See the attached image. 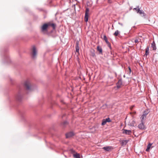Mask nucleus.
I'll return each mask as SVG.
<instances>
[{
	"instance_id": "c756f323",
	"label": "nucleus",
	"mask_w": 158,
	"mask_h": 158,
	"mask_svg": "<svg viewBox=\"0 0 158 158\" xmlns=\"http://www.w3.org/2000/svg\"><path fill=\"white\" fill-rule=\"evenodd\" d=\"M70 151L72 153L75 152V151L73 149H71Z\"/></svg>"
},
{
	"instance_id": "f704fd0d",
	"label": "nucleus",
	"mask_w": 158,
	"mask_h": 158,
	"mask_svg": "<svg viewBox=\"0 0 158 158\" xmlns=\"http://www.w3.org/2000/svg\"><path fill=\"white\" fill-rule=\"evenodd\" d=\"M131 126H134V124H133L132 125H131Z\"/></svg>"
},
{
	"instance_id": "a211bd4d",
	"label": "nucleus",
	"mask_w": 158,
	"mask_h": 158,
	"mask_svg": "<svg viewBox=\"0 0 158 158\" xmlns=\"http://www.w3.org/2000/svg\"><path fill=\"white\" fill-rule=\"evenodd\" d=\"M102 149L107 151H109L110 149L109 146L104 147L102 148Z\"/></svg>"
},
{
	"instance_id": "6ab92c4d",
	"label": "nucleus",
	"mask_w": 158,
	"mask_h": 158,
	"mask_svg": "<svg viewBox=\"0 0 158 158\" xmlns=\"http://www.w3.org/2000/svg\"><path fill=\"white\" fill-rule=\"evenodd\" d=\"M103 39L105 40L106 42V44H109V42L108 41L107 39V38L106 36V35H104L103 36Z\"/></svg>"
},
{
	"instance_id": "473e14b6",
	"label": "nucleus",
	"mask_w": 158,
	"mask_h": 158,
	"mask_svg": "<svg viewBox=\"0 0 158 158\" xmlns=\"http://www.w3.org/2000/svg\"><path fill=\"white\" fill-rule=\"evenodd\" d=\"M118 24H119L120 25H121L122 26H123V24H122V23H118Z\"/></svg>"
},
{
	"instance_id": "c85d7f7f",
	"label": "nucleus",
	"mask_w": 158,
	"mask_h": 158,
	"mask_svg": "<svg viewBox=\"0 0 158 158\" xmlns=\"http://www.w3.org/2000/svg\"><path fill=\"white\" fill-rule=\"evenodd\" d=\"M107 44L108 45V47L110 48L111 49V44H110V43H109V44Z\"/></svg>"
},
{
	"instance_id": "f3484780",
	"label": "nucleus",
	"mask_w": 158,
	"mask_h": 158,
	"mask_svg": "<svg viewBox=\"0 0 158 158\" xmlns=\"http://www.w3.org/2000/svg\"><path fill=\"white\" fill-rule=\"evenodd\" d=\"M149 47L148 46L146 49L145 55L147 56L149 54Z\"/></svg>"
},
{
	"instance_id": "7c9ffc66",
	"label": "nucleus",
	"mask_w": 158,
	"mask_h": 158,
	"mask_svg": "<svg viewBox=\"0 0 158 158\" xmlns=\"http://www.w3.org/2000/svg\"><path fill=\"white\" fill-rule=\"evenodd\" d=\"M135 43H138L139 42V41H138V39H135Z\"/></svg>"
},
{
	"instance_id": "423d86ee",
	"label": "nucleus",
	"mask_w": 158,
	"mask_h": 158,
	"mask_svg": "<svg viewBox=\"0 0 158 158\" xmlns=\"http://www.w3.org/2000/svg\"><path fill=\"white\" fill-rule=\"evenodd\" d=\"M128 142V140H120V143L122 146L126 145Z\"/></svg>"
},
{
	"instance_id": "9d476101",
	"label": "nucleus",
	"mask_w": 158,
	"mask_h": 158,
	"mask_svg": "<svg viewBox=\"0 0 158 158\" xmlns=\"http://www.w3.org/2000/svg\"><path fill=\"white\" fill-rule=\"evenodd\" d=\"M48 25L47 24H44L41 27V31H45L47 30V29L48 27Z\"/></svg>"
},
{
	"instance_id": "bb28decb",
	"label": "nucleus",
	"mask_w": 158,
	"mask_h": 158,
	"mask_svg": "<svg viewBox=\"0 0 158 158\" xmlns=\"http://www.w3.org/2000/svg\"><path fill=\"white\" fill-rule=\"evenodd\" d=\"M146 116L145 115H144L143 114L142 117L141 118V121H143V120L144 119V118H146Z\"/></svg>"
},
{
	"instance_id": "b1692460",
	"label": "nucleus",
	"mask_w": 158,
	"mask_h": 158,
	"mask_svg": "<svg viewBox=\"0 0 158 158\" xmlns=\"http://www.w3.org/2000/svg\"><path fill=\"white\" fill-rule=\"evenodd\" d=\"M148 111H145L143 112V114L144 115L146 116V115L148 114Z\"/></svg>"
},
{
	"instance_id": "1a4fd4ad",
	"label": "nucleus",
	"mask_w": 158,
	"mask_h": 158,
	"mask_svg": "<svg viewBox=\"0 0 158 158\" xmlns=\"http://www.w3.org/2000/svg\"><path fill=\"white\" fill-rule=\"evenodd\" d=\"M138 127L140 129H143L144 128V126L143 123V121H141V123L138 126Z\"/></svg>"
},
{
	"instance_id": "20e7f679",
	"label": "nucleus",
	"mask_w": 158,
	"mask_h": 158,
	"mask_svg": "<svg viewBox=\"0 0 158 158\" xmlns=\"http://www.w3.org/2000/svg\"><path fill=\"white\" fill-rule=\"evenodd\" d=\"M89 8H87L86 9L85 12V20L86 22H87L88 21V18L89 16Z\"/></svg>"
},
{
	"instance_id": "ddd939ff",
	"label": "nucleus",
	"mask_w": 158,
	"mask_h": 158,
	"mask_svg": "<svg viewBox=\"0 0 158 158\" xmlns=\"http://www.w3.org/2000/svg\"><path fill=\"white\" fill-rule=\"evenodd\" d=\"M75 48H76V52H79V44H78V42H77L76 43Z\"/></svg>"
},
{
	"instance_id": "a878e982",
	"label": "nucleus",
	"mask_w": 158,
	"mask_h": 158,
	"mask_svg": "<svg viewBox=\"0 0 158 158\" xmlns=\"http://www.w3.org/2000/svg\"><path fill=\"white\" fill-rule=\"evenodd\" d=\"M5 60L7 62H8L10 60L9 56H6Z\"/></svg>"
},
{
	"instance_id": "2f4dec72",
	"label": "nucleus",
	"mask_w": 158,
	"mask_h": 158,
	"mask_svg": "<svg viewBox=\"0 0 158 158\" xmlns=\"http://www.w3.org/2000/svg\"><path fill=\"white\" fill-rule=\"evenodd\" d=\"M128 69H129V70L130 73L131 72V69L130 67H129Z\"/></svg>"
},
{
	"instance_id": "aec40b11",
	"label": "nucleus",
	"mask_w": 158,
	"mask_h": 158,
	"mask_svg": "<svg viewBox=\"0 0 158 158\" xmlns=\"http://www.w3.org/2000/svg\"><path fill=\"white\" fill-rule=\"evenodd\" d=\"M119 33L120 32L118 30H117L114 34V35L115 36H117L119 34Z\"/></svg>"
},
{
	"instance_id": "72a5a7b5",
	"label": "nucleus",
	"mask_w": 158,
	"mask_h": 158,
	"mask_svg": "<svg viewBox=\"0 0 158 158\" xmlns=\"http://www.w3.org/2000/svg\"><path fill=\"white\" fill-rule=\"evenodd\" d=\"M95 55L94 53L93 54V56H94Z\"/></svg>"
},
{
	"instance_id": "393cba45",
	"label": "nucleus",
	"mask_w": 158,
	"mask_h": 158,
	"mask_svg": "<svg viewBox=\"0 0 158 158\" xmlns=\"http://www.w3.org/2000/svg\"><path fill=\"white\" fill-rule=\"evenodd\" d=\"M106 120V122H111V120L109 118H108L106 119H105Z\"/></svg>"
},
{
	"instance_id": "dca6fc26",
	"label": "nucleus",
	"mask_w": 158,
	"mask_h": 158,
	"mask_svg": "<svg viewBox=\"0 0 158 158\" xmlns=\"http://www.w3.org/2000/svg\"><path fill=\"white\" fill-rule=\"evenodd\" d=\"M152 144L151 143H149V144H148V145H147V148L146 150V151L148 152L149 151L150 148Z\"/></svg>"
},
{
	"instance_id": "f03ea898",
	"label": "nucleus",
	"mask_w": 158,
	"mask_h": 158,
	"mask_svg": "<svg viewBox=\"0 0 158 158\" xmlns=\"http://www.w3.org/2000/svg\"><path fill=\"white\" fill-rule=\"evenodd\" d=\"M37 55V51L35 47L34 46L32 48V57L33 59H35Z\"/></svg>"
},
{
	"instance_id": "412c9836",
	"label": "nucleus",
	"mask_w": 158,
	"mask_h": 158,
	"mask_svg": "<svg viewBox=\"0 0 158 158\" xmlns=\"http://www.w3.org/2000/svg\"><path fill=\"white\" fill-rule=\"evenodd\" d=\"M138 9H140L139 8V6H136V8H134L133 10L134 11H135L137 13L138 10Z\"/></svg>"
},
{
	"instance_id": "cd10ccee",
	"label": "nucleus",
	"mask_w": 158,
	"mask_h": 158,
	"mask_svg": "<svg viewBox=\"0 0 158 158\" xmlns=\"http://www.w3.org/2000/svg\"><path fill=\"white\" fill-rule=\"evenodd\" d=\"M51 25L52 26L53 29H55L56 25L54 23H52L51 24Z\"/></svg>"
},
{
	"instance_id": "7ed1b4c3",
	"label": "nucleus",
	"mask_w": 158,
	"mask_h": 158,
	"mask_svg": "<svg viewBox=\"0 0 158 158\" xmlns=\"http://www.w3.org/2000/svg\"><path fill=\"white\" fill-rule=\"evenodd\" d=\"M16 98L17 101L19 102L21 101L22 99V97L21 95V94L20 91L18 93L16 96Z\"/></svg>"
},
{
	"instance_id": "4468645a",
	"label": "nucleus",
	"mask_w": 158,
	"mask_h": 158,
	"mask_svg": "<svg viewBox=\"0 0 158 158\" xmlns=\"http://www.w3.org/2000/svg\"><path fill=\"white\" fill-rule=\"evenodd\" d=\"M97 50L99 52V53L102 54V48L99 46L97 47Z\"/></svg>"
},
{
	"instance_id": "39448f33",
	"label": "nucleus",
	"mask_w": 158,
	"mask_h": 158,
	"mask_svg": "<svg viewBox=\"0 0 158 158\" xmlns=\"http://www.w3.org/2000/svg\"><path fill=\"white\" fill-rule=\"evenodd\" d=\"M123 85L122 80L121 79H119L116 83L117 87L118 89L120 88Z\"/></svg>"
},
{
	"instance_id": "c9c22d12",
	"label": "nucleus",
	"mask_w": 158,
	"mask_h": 158,
	"mask_svg": "<svg viewBox=\"0 0 158 158\" xmlns=\"http://www.w3.org/2000/svg\"><path fill=\"white\" fill-rule=\"evenodd\" d=\"M64 115H64L62 117H63L64 116Z\"/></svg>"
},
{
	"instance_id": "9b49d317",
	"label": "nucleus",
	"mask_w": 158,
	"mask_h": 158,
	"mask_svg": "<svg viewBox=\"0 0 158 158\" xmlns=\"http://www.w3.org/2000/svg\"><path fill=\"white\" fill-rule=\"evenodd\" d=\"M151 47L153 50L155 51L156 50V47L154 41H153L152 43L151 44Z\"/></svg>"
},
{
	"instance_id": "2eb2a0df",
	"label": "nucleus",
	"mask_w": 158,
	"mask_h": 158,
	"mask_svg": "<svg viewBox=\"0 0 158 158\" xmlns=\"http://www.w3.org/2000/svg\"><path fill=\"white\" fill-rule=\"evenodd\" d=\"M73 156L75 158H80V154L79 153H76L73 155Z\"/></svg>"
},
{
	"instance_id": "6e6552de",
	"label": "nucleus",
	"mask_w": 158,
	"mask_h": 158,
	"mask_svg": "<svg viewBox=\"0 0 158 158\" xmlns=\"http://www.w3.org/2000/svg\"><path fill=\"white\" fill-rule=\"evenodd\" d=\"M74 135V133L72 132L68 133L66 134V138H69L71 137Z\"/></svg>"
},
{
	"instance_id": "0eeeda50",
	"label": "nucleus",
	"mask_w": 158,
	"mask_h": 158,
	"mask_svg": "<svg viewBox=\"0 0 158 158\" xmlns=\"http://www.w3.org/2000/svg\"><path fill=\"white\" fill-rule=\"evenodd\" d=\"M137 13L139 14L140 15L143 17H144L146 16V14L142 10H140V9H138V10Z\"/></svg>"
},
{
	"instance_id": "4be33fe9",
	"label": "nucleus",
	"mask_w": 158,
	"mask_h": 158,
	"mask_svg": "<svg viewBox=\"0 0 158 158\" xmlns=\"http://www.w3.org/2000/svg\"><path fill=\"white\" fill-rule=\"evenodd\" d=\"M106 120H105V119H103L102 120V126L104 125L105 124H106Z\"/></svg>"
},
{
	"instance_id": "f257e3e1",
	"label": "nucleus",
	"mask_w": 158,
	"mask_h": 158,
	"mask_svg": "<svg viewBox=\"0 0 158 158\" xmlns=\"http://www.w3.org/2000/svg\"><path fill=\"white\" fill-rule=\"evenodd\" d=\"M24 86L27 90L31 91L32 90V87L30 81H25L24 84Z\"/></svg>"
},
{
	"instance_id": "5701e85b",
	"label": "nucleus",
	"mask_w": 158,
	"mask_h": 158,
	"mask_svg": "<svg viewBox=\"0 0 158 158\" xmlns=\"http://www.w3.org/2000/svg\"><path fill=\"white\" fill-rule=\"evenodd\" d=\"M68 122L66 121H65L63 123L62 125H63V126L64 127L66 126V125H68Z\"/></svg>"
},
{
	"instance_id": "f8f14e48",
	"label": "nucleus",
	"mask_w": 158,
	"mask_h": 158,
	"mask_svg": "<svg viewBox=\"0 0 158 158\" xmlns=\"http://www.w3.org/2000/svg\"><path fill=\"white\" fill-rule=\"evenodd\" d=\"M123 133L127 135H130L131 133V131L130 130H127L124 129L123 132Z\"/></svg>"
}]
</instances>
